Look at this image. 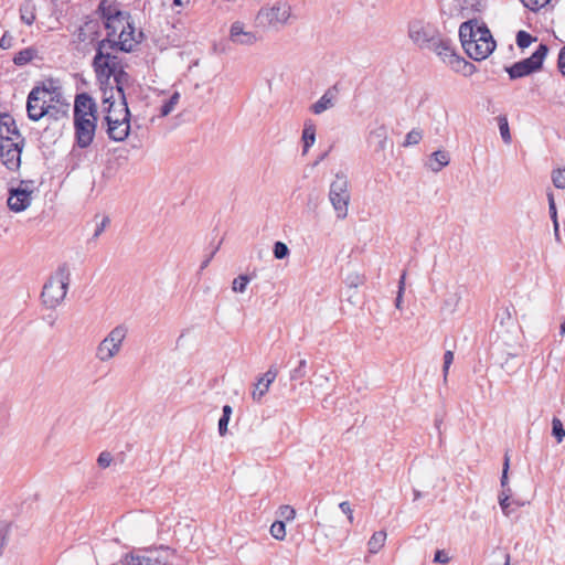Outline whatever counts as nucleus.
<instances>
[{"instance_id": "1", "label": "nucleus", "mask_w": 565, "mask_h": 565, "mask_svg": "<svg viewBox=\"0 0 565 565\" xmlns=\"http://www.w3.org/2000/svg\"><path fill=\"white\" fill-rule=\"evenodd\" d=\"M93 66L102 84L107 83L114 76L119 98H122L125 96L124 87L129 84L130 75L122 70L120 61L114 54V46L109 41L98 42Z\"/></svg>"}, {"instance_id": "2", "label": "nucleus", "mask_w": 565, "mask_h": 565, "mask_svg": "<svg viewBox=\"0 0 565 565\" xmlns=\"http://www.w3.org/2000/svg\"><path fill=\"white\" fill-rule=\"evenodd\" d=\"M68 284V268L66 265H62L43 286V290L41 294L43 303L47 308H56L64 300L67 292Z\"/></svg>"}, {"instance_id": "3", "label": "nucleus", "mask_w": 565, "mask_h": 565, "mask_svg": "<svg viewBox=\"0 0 565 565\" xmlns=\"http://www.w3.org/2000/svg\"><path fill=\"white\" fill-rule=\"evenodd\" d=\"M329 200L337 218L344 220L348 216L351 201L350 183L345 174H335V179L330 184Z\"/></svg>"}, {"instance_id": "4", "label": "nucleus", "mask_w": 565, "mask_h": 565, "mask_svg": "<svg viewBox=\"0 0 565 565\" xmlns=\"http://www.w3.org/2000/svg\"><path fill=\"white\" fill-rule=\"evenodd\" d=\"M128 333V329L124 324H119L110 330V332L98 343L95 356L100 362H108L114 359L121 350L122 342Z\"/></svg>"}, {"instance_id": "5", "label": "nucleus", "mask_w": 565, "mask_h": 565, "mask_svg": "<svg viewBox=\"0 0 565 565\" xmlns=\"http://www.w3.org/2000/svg\"><path fill=\"white\" fill-rule=\"evenodd\" d=\"M547 53V45L541 43L530 57L505 67V72L509 74L510 79L527 76L542 68L544 58L546 57Z\"/></svg>"}, {"instance_id": "6", "label": "nucleus", "mask_w": 565, "mask_h": 565, "mask_svg": "<svg viewBox=\"0 0 565 565\" xmlns=\"http://www.w3.org/2000/svg\"><path fill=\"white\" fill-rule=\"evenodd\" d=\"M173 556L169 547L149 550L142 554H128L122 559V565H168Z\"/></svg>"}, {"instance_id": "7", "label": "nucleus", "mask_w": 565, "mask_h": 565, "mask_svg": "<svg viewBox=\"0 0 565 565\" xmlns=\"http://www.w3.org/2000/svg\"><path fill=\"white\" fill-rule=\"evenodd\" d=\"M439 34V31L433 24L420 20L412 21L408 24L409 39L420 49L431 47Z\"/></svg>"}, {"instance_id": "8", "label": "nucleus", "mask_w": 565, "mask_h": 565, "mask_svg": "<svg viewBox=\"0 0 565 565\" xmlns=\"http://www.w3.org/2000/svg\"><path fill=\"white\" fill-rule=\"evenodd\" d=\"M291 15V7L287 2H277L271 8L262 9L257 20L263 25L278 26L288 22Z\"/></svg>"}, {"instance_id": "9", "label": "nucleus", "mask_w": 565, "mask_h": 565, "mask_svg": "<svg viewBox=\"0 0 565 565\" xmlns=\"http://www.w3.org/2000/svg\"><path fill=\"white\" fill-rule=\"evenodd\" d=\"M495 49V42L489 30L480 33L476 41L465 43V52L475 61L486 60Z\"/></svg>"}, {"instance_id": "10", "label": "nucleus", "mask_w": 565, "mask_h": 565, "mask_svg": "<svg viewBox=\"0 0 565 565\" xmlns=\"http://www.w3.org/2000/svg\"><path fill=\"white\" fill-rule=\"evenodd\" d=\"M102 17L105 20V26L108 35H116L118 26L127 24L126 15L119 10L114 0H102L99 3Z\"/></svg>"}, {"instance_id": "11", "label": "nucleus", "mask_w": 565, "mask_h": 565, "mask_svg": "<svg viewBox=\"0 0 565 565\" xmlns=\"http://www.w3.org/2000/svg\"><path fill=\"white\" fill-rule=\"evenodd\" d=\"M97 127V117L74 118L75 139L79 148H87L94 140Z\"/></svg>"}, {"instance_id": "12", "label": "nucleus", "mask_w": 565, "mask_h": 565, "mask_svg": "<svg viewBox=\"0 0 565 565\" xmlns=\"http://www.w3.org/2000/svg\"><path fill=\"white\" fill-rule=\"evenodd\" d=\"M24 138L20 141H2L0 146V157L2 163L10 170L15 171L21 164V152Z\"/></svg>"}, {"instance_id": "13", "label": "nucleus", "mask_w": 565, "mask_h": 565, "mask_svg": "<svg viewBox=\"0 0 565 565\" xmlns=\"http://www.w3.org/2000/svg\"><path fill=\"white\" fill-rule=\"evenodd\" d=\"M31 184L32 181H21L19 188L10 190L8 198V206L10 210L14 212H22L30 206L32 200Z\"/></svg>"}, {"instance_id": "14", "label": "nucleus", "mask_w": 565, "mask_h": 565, "mask_svg": "<svg viewBox=\"0 0 565 565\" xmlns=\"http://www.w3.org/2000/svg\"><path fill=\"white\" fill-rule=\"evenodd\" d=\"M44 90L41 88H32L26 99V113L28 117L32 121H39L42 119L49 107V99L41 97Z\"/></svg>"}, {"instance_id": "15", "label": "nucleus", "mask_w": 565, "mask_h": 565, "mask_svg": "<svg viewBox=\"0 0 565 565\" xmlns=\"http://www.w3.org/2000/svg\"><path fill=\"white\" fill-rule=\"evenodd\" d=\"M428 50L435 52L445 63H448L452 68L459 71L461 63L460 57L456 54L452 41L444 38L441 34L437 38L434 45Z\"/></svg>"}, {"instance_id": "16", "label": "nucleus", "mask_w": 565, "mask_h": 565, "mask_svg": "<svg viewBox=\"0 0 565 565\" xmlns=\"http://www.w3.org/2000/svg\"><path fill=\"white\" fill-rule=\"evenodd\" d=\"M118 41L110 39L111 35L107 34V38L103 41H109L114 46V54L118 51L122 52H131L134 51L135 46L138 44V41L134 38V29L127 21V24H122L121 26H118Z\"/></svg>"}, {"instance_id": "17", "label": "nucleus", "mask_w": 565, "mask_h": 565, "mask_svg": "<svg viewBox=\"0 0 565 565\" xmlns=\"http://www.w3.org/2000/svg\"><path fill=\"white\" fill-rule=\"evenodd\" d=\"M111 116H105L107 122V135L114 141H124L130 131V119L120 118L111 119Z\"/></svg>"}, {"instance_id": "18", "label": "nucleus", "mask_w": 565, "mask_h": 565, "mask_svg": "<svg viewBox=\"0 0 565 565\" xmlns=\"http://www.w3.org/2000/svg\"><path fill=\"white\" fill-rule=\"evenodd\" d=\"M97 107L95 100L87 94H77L74 102V118L97 117Z\"/></svg>"}, {"instance_id": "19", "label": "nucleus", "mask_w": 565, "mask_h": 565, "mask_svg": "<svg viewBox=\"0 0 565 565\" xmlns=\"http://www.w3.org/2000/svg\"><path fill=\"white\" fill-rule=\"evenodd\" d=\"M230 39L233 43L239 45H253L258 41L257 34L252 31H246L244 24L239 21L231 25Z\"/></svg>"}, {"instance_id": "20", "label": "nucleus", "mask_w": 565, "mask_h": 565, "mask_svg": "<svg viewBox=\"0 0 565 565\" xmlns=\"http://www.w3.org/2000/svg\"><path fill=\"white\" fill-rule=\"evenodd\" d=\"M119 99L120 102L116 104L113 95H110L109 97H104L103 104L107 105L105 107V110L107 113L106 116H111V119H119L120 116L125 117L126 119H130V111L126 102V96H122V98Z\"/></svg>"}, {"instance_id": "21", "label": "nucleus", "mask_w": 565, "mask_h": 565, "mask_svg": "<svg viewBox=\"0 0 565 565\" xmlns=\"http://www.w3.org/2000/svg\"><path fill=\"white\" fill-rule=\"evenodd\" d=\"M23 138L17 127L15 120L9 114H0V139L2 141H14V138Z\"/></svg>"}, {"instance_id": "22", "label": "nucleus", "mask_w": 565, "mask_h": 565, "mask_svg": "<svg viewBox=\"0 0 565 565\" xmlns=\"http://www.w3.org/2000/svg\"><path fill=\"white\" fill-rule=\"evenodd\" d=\"M484 30H488V28L484 24L479 25L476 20L463 22L459 28V38L462 47L465 49V43L468 44V41L477 42V38H479L480 33Z\"/></svg>"}, {"instance_id": "23", "label": "nucleus", "mask_w": 565, "mask_h": 565, "mask_svg": "<svg viewBox=\"0 0 565 565\" xmlns=\"http://www.w3.org/2000/svg\"><path fill=\"white\" fill-rule=\"evenodd\" d=\"M337 95V86L330 87L315 104L311 105L310 110L316 115H320L323 111L332 108L334 106Z\"/></svg>"}, {"instance_id": "24", "label": "nucleus", "mask_w": 565, "mask_h": 565, "mask_svg": "<svg viewBox=\"0 0 565 565\" xmlns=\"http://www.w3.org/2000/svg\"><path fill=\"white\" fill-rule=\"evenodd\" d=\"M387 129L385 125H380L372 129L369 134L367 141L371 145H374L375 151H384L387 146Z\"/></svg>"}, {"instance_id": "25", "label": "nucleus", "mask_w": 565, "mask_h": 565, "mask_svg": "<svg viewBox=\"0 0 565 565\" xmlns=\"http://www.w3.org/2000/svg\"><path fill=\"white\" fill-rule=\"evenodd\" d=\"M278 371L275 366H270L257 381V386L264 385V390L253 394L254 401H260L262 397L268 392L270 384L276 380Z\"/></svg>"}, {"instance_id": "26", "label": "nucleus", "mask_w": 565, "mask_h": 565, "mask_svg": "<svg viewBox=\"0 0 565 565\" xmlns=\"http://www.w3.org/2000/svg\"><path fill=\"white\" fill-rule=\"evenodd\" d=\"M70 113V104L64 102L63 98L58 103H49L47 113L45 116L58 121L63 118H67Z\"/></svg>"}, {"instance_id": "27", "label": "nucleus", "mask_w": 565, "mask_h": 565, "mask_svg": "<svg viewBox=\"0 0 565 565\" xmlns=\"http://www.w3.org/2000/svg\"><path fill=\"white\" fill-rule=\"evenodd\" d=\"M33 88H42L44 92L41 94V97L43 98H46V96L50 95V103H58L60 99L63 98L61 88L56 86L53 79L42 82L40 85H35Z\"/></svg>"}, {"instance_id": "28", "label": "nucleus", "mask_w": 565, "mask_h": 565, "mask_svg": "<svg viewBox=\"0 0 565 565\" xmlns=\"http://www.w3.org/2000/svg\"><path fill=\"white\" fill-rule=\"evenodd\" d=\"M449 154L447 151L444 150H437L431 153L428 162V167L431 171L438 172L444 167L449 164Z\"/></svg>"}, {"instance_id": "29", "label": "nucleus", "mask_w": 565, "mask_h": 565, "mask_svg": "<svg viewBox=\"0 0 565 565\" xmlns=\"http://www.w3.org/2000/svg\"><path fill=\"white\" fill-rule=\"evenodd\" d=\"M302 141H303V153H307L309 148L316 141V126L311 120L305 121L303 130H302Z\"/></svg>"}, {"instance_id": "30", "label": "nucleus", "mask_w": 565, "mask_h": 565, "mask_svg": "<svg viewBox=\"0 0 565 565\" xmlns=\"http://www.w3.org/2000/svg\"><path fill=\"white\" fill-rule=\"evenodd\" d=\"M386 541V532L377 531L373 533L371 539L367 542V548L370 554H376L385 544Z\"/></svg>"}, {"instance_id": "31", "label": "nucleus", "mask_w": 565, "mask_h": 565, "mask_svg": "<svg viewBox=\"0 0 565 565\" xmlns=\"http://www.w3.org/2000/svg\"><path fill=\"white\" fill-rule=\"evenodd\" d=\"M38 54V51L34 47H26L19 51L14 57L13 63L17 66H24L30 63Z\"/></svg>"}, {"instance_id": "32", "label": "nucleus", "mask_w": 565, "mask_h": 565, "mask_svg": "<svg viewBox=\"0 0 565 565\" xmlns=\"http://www.w3.org/2000/svg\"><path fill=\"white\" fill-rule=\"evenodd\" d=\"M180 93L179 92H174L168 100H166L163 103V105L161 106L160 108V115L162 117H166L168 116L169 114H171L174 109H175V106L178 105L179 100H180Z\"/></svg>"}, {"instance_id": "33", "label": "nucleus", "mask_w": 565, "mask_h": 565, "mask_svg": "<svg viewBox=\"0 0 565 565\" xmlns=\"http://www.w3.org/2000/svg\"><path fill=\"white\" fill-rule=\"evenodd\" d=\"M232 407L230 405H224L222 408V416L218 419V434L220 436H225L227 434V425L232 415Z\"/></svg>"}, {"instance_id": "34", "label": "nucleus", "mask_w": 565, "mask_h": 565, "mask_svg": "<svg viewBox=\"0 0 565 565\" xmlns=\"http://www.w3.org/2000/svg\"><path fill=\"white\" fill-rule=\"evenodd\" d=\"M498 126L500 130V135L504 143H510L512 140L509 121L507 115H500L498 118Z\"/></svg>"}, {"instance_id": "35", "label": "nucleus", "mask_w": 565, "mask_h": 565, "mask_svg": "<svg viewBox=\"0 0 565 565\" xmlns=\"http://www.w3.org/2000/svg\"><path fill=\"white\" fill-rule=\"evenodd\" d=\"M20 18L23 23L31 25L36 19L35 12H34V7L31 3H25V4L21 6Z\"/></svg>"}, {"instance_id": "36", "label": "nucleus", "mask_w": 565, "mask_h": 565, "mask_svg": "<svg viewBox=\"0 0 565 565\" xmlns=\"http://www.w3.org/2000/svg\"><path fill=\"white\" fill-rule=\"evenodd\" d=\"M270 534L276 540L282 541L286 537V524L282 521H275L270 526Z\"/></svg>"}, {"instance_id": "37", "label": "nucleus", "mask_w": 565, "mask_h": 565, "mask_svg": "<svg viewBox=\"0 0 565 565\" xmlns=\"http://www.w3.org/2000/svg\"><path fill=\"white\" fill-rule=\"evenodd\" d=\"M250 278L247 275H239L233 280L232 289L234 292H244Z\"/></svg>"}, {"instance_id": "38", "label": "nucleus", "mask_w": 565, "mask_h": 565, "mask_svg": "<svg viewBox=\"0 0 565 565\" xmlns=\"http://www.w3.org/2000/svg\"><path fill=\"white\" fill-rule=\"evenodd\" d=\"M552 434L556 438L557 443H561L565 437V429L561 419L554 417L552 420Z\"/></svg>"}, {"instance_id": "39", "label": "nucleus", "mask_w": 565, "mask_h": 565, "mask_svg": "<svg viewBox=\"0 0 565 565\" xmlns=\"http://www.w3.org/2000/svg\"><path fill=\"white\" fill-rule=\"evenodd\" d=\"M423 138V132L419 129H412L405 137L404 147L414 146L419 143Z\"/></svg>"}, {"instance_id": "40", "label": "nucleus", "mask_w": 565, "mask_h": 565, "mask_svg": "<svg viewBox=\"0 0 565 565\" xmlns=\"http://www.w3.org/2000/svg\"><path fill=\"white\" fill-rule=\"evenodd\" d=\"M273 253L276 259H284L289 256L290 250L284 242H276L274 244Z\"/></svg>"}, {"instance_id": "41", "label": "nucleus", "mask_w": 565, "mask_h": 565, "mask_svg": "<svg viewBox=\"0 0 565 565\" xmlns=\"http://www.w3.org/2000/svg\"><path fill=\"white\" fill-rule=\"evenodd\" d=\"M536 39L533 38L530 33L526 31H519L516 34V44L520 49H525L531 45L533 41Z\"/></svg>"}, {"instance_id": "42", "label": "nucleus", "mask_w": 565, "mask_h": 565, "mask_svg": "<svg viewBox=\"0 0 565 565\" xmlns=\"http://www.w3.org/2000/svg\"><path fill=\"white\" fill-rule=\"evenodd\" d=\"M306 367L307 361L305 359L300 360L298 366L290 371V380L296 381L305 377L307 374Z\"/></svg>"}, {"instance_id": "43", "label": "nucleus", "mask_w": 565, "mask_h": 565, "mask_svg": "<svg viewBox=\"0 0 565 565\" xmlns=\"http://www.w3.org/2000/svg\"><path fill=\"white\" fill-rule=\"evenodd\" d=\"M552 181L557 189H565V168L554 170Z\"/></svg>"}, {"instance_id": "44", "label": "nucleus", "mask_w": 565, "mask_h": 565, "mask_svg": "<svg viewBox=\"0 0 565 565\" xmlns=\"http://www.w3.org/2000/svg\"><path fill=\"white\" fill-rule=\"evenodd\" d=\"M521 2L531 11L536 12L547 6L551 0H521Z\"/></svg>"}, {"instance_id": "45", "label": "nucleus", "mask_w": 565, "mask_h": 565, "mask_svg": "<svg viewBox=\"0 0 565 565\" xmlns=\"http://www.w3.org/2000/svg\"><path fill=\"white\" fill-rule=\"evenodd\" d=\"M497 562H492L490 565H510V555L503 550H498L493 553Z\"/></svg>"}, {"instance_id": "46", "label": "nucleus", "mask_w": 565, "mask_h": 565, "mask_svg": "<svg viewBox=\"0 0 565 565\" xmlns=\"http://www.w3.org/2000/svg\"><path fill=\"white\" fill-rule=\"evenodd\" d=\"M364 281V277L359 275L358 273L349 274L345 278V284L350 288H358Z\"/></svg>"}, {"instance_id": "47", "label": "nucleus", "mask_w": 565, "mask_h": 565, "mask_svg": "<svg viewBox=\"0 0 565 565\" xmlns=\"http://www.w3.org/2000/svg\"><path fill=\"white\" fill-rule=\"evenodd\" d=\"M452 362H454V352L448 350L444 354L443 373H444V381L445 382L447 381L448 371H449V367H450Z\"/></svg>"}, {"instance_id": "48", "label": "nucleus", "mask_w": 565, "mask_h": 565, "mask_svg": "<svg viewBox=\"0 0 565 565\" xmlns=\"http://www.w3.org/2000/svg\"><path fill=\"white\" fill-rule=\"evenodd\" d=\"M405 276H406V274L403 273L401 276L399 282H398V292H397V297L395 299V306L398 309L401 308V305L403 301V292H404V288H405Z\"/></svg>"}, {"instance_id": "49", "label": "nucleus", "mask_w": 565, "mask_h": 565, "mask_svg": "<svg viewBox=\"0 0 565 565\" xmlns=\"http://www.w3.org/2000/svg\"><path fill=\"white\" fill-rule=\"evenodd\" d=\"M8 535H9V526L1 525L0 526V556L2 555L3 548L7 544Z\"/></svg>"}, {"instance_id": "50", "label": "nucleus", "mask_w": 565, "mask_h": 565, "mask_svg": "<svg viewBox=\"0 0 565 565\" xmlns=\"http://www.w3.org/2000/svg\"><path fill=\"white\" fill-rule=\"evenodd\" d=\"M12 43L13 36L10 34V32L6 31L0 39V47L2 50H8L12 46Z\"/></svg>"}, {"instance_id": "51", "label": "nucleus", "mask_w": 565, "mask_h": 565, "mask_svg": "<svg viewBox=\"0 0 565 565\" xmlns=\"http://www.w3.org/2000/svg\"><path fill=\"white\" fill-rule=\"evenodd\" d=\"M111 460H113L111 455L109 452L104 451V452L99 454L97 462H98L99 467L107 468L110 465Z\"/></svg>"}, {"instance_id": "52", "label": "nucleus", "mask_w": 565, "mask_h": 565, "mask_svg": "<svg viewBox=\"0 0 565 565\" xmlns=\"http://www.w3.org/2000/svg\"><path fill=\"white\" fill-rule=\"evenodd\" d=\"M109 224V218L105 216L99 224H97L95 232L93 234V239L99 237V235L105 231L106 226Z\"/></svg>"}, {"instance_id": "53", "label": "nucleus", "mask_w": 565, "mask_h": 565, "mask_svg": "<svg viewBox=\"0 0 565 565\" xmlns=\"http://www.w3.org/2000/svg\"><path fill=\"white\" fill-rule=\"evenodd\" d=\"M340 510L348 515L350 523L353 522V512L348 501H343L339 504Z\"/></svg>"}, {"instance_id": "54", "label": "nucleus", "mask_w": 565, "mask_h": 565, "mask_svg": "<svg viewBox=\"0 0 565 565\" xmlns=\"http://www.w3.org/2000/svg\"><path fill=\"white\" fill-rule=\"evenodd\" d=\"M508 470H509V457L505 456L503 463V471L501 477V486L505 488L508 486Z\"/></svg>"}, {"instance_id": "55", "label": "nucleus", "mask_w": 565, "mask_h": 565, "mask_svg": "<svg viewBox=\"0 0 565 565\" xmlns=\"http://www.w3.org/2000/svg\"><path fill=\"white\" fill-rule=\"evenodd\" d=\"M281 510V515L286 519V520H292L296 515V511L294 508L289 507V505H284L280 508Z\"/></svg>"}, {"instance_id": "56", "label": "nucleus", "mask_w": 565, "mask_h": 565, "mask_svg": "<svg viewBox=\"0 0 565 565\" xmlns=\"http://www.w3.org/2000/svg\"><path fill=\"white\" fill-rule=\"evenodd\" d=\"M434 562L440 564H447L449 562V557L445 551L438 550L435 553Z\"/></svg>"}, {"instance_id": "57", "label": "nucleus", "mask_w": 565, "mask_h": 565, "mask_svg": "<svg viewBox=\"0 0 565 565\" xmlns=\"http://www.w3.org/2000/svg\"><path fill=\"white\" fill-rule=\"evenodd\" d=\"M557 66L562 75L565 76V46L559 51Z\"/></svg>"}, {"instance_id": "58", "label": "nucleus", "mask_w": 565, "mask_h": 565, "mask_svg": "<svg viewBox=\"0 0 565 565\" xmlns=\"http://www.w3.org/2000/svg\"><path fill=\"white\" fill-rule=\"evenodd\" d=\"M516 356V353H508V358L501 362V366L505 370H515V365L511 364L509 359L514 360Z\"/></svg>"}, {"instance_id": "59", "label": "nucleus", "mask_w": 565, "mask_h": 565, "mask_svg": "<svg viewBox=\"0 0 565 565\" xmlns=\"http://www.w3.org/2000/svg\"><path fill=\"white\" fill-rule=\"evenodd\" d=\"M460 61H461L460 65L461 64L463 65V73H465L466 76L471 75V74L475 73L476 66L473 64L467 62L463 58H460Z\"/></svg>"}, {"instance_id": "60", "label": "nucleus", "mask_w": 565, "mask_h": 565, "mask_svg": "<svg viewBox=\"0 0 565 565\" xmlns=\"http://www.w3.org/2000/svg\"><path fill=\"white\" fill-rule=\"evenodd\" d=\"M509 500H510V495L499 497L500 507L505 515H509V513H510L508 510L509 505H510Z\"/></svg>"}, {"instance_id": "61", "label": "nucleus", "mask_w": 565, "mask_h": 565, "mask_svg": "<svg viewBox=\"0 0 565 565\" xmlns=\"http://www.w3.org/2000/svg\"><path fill=\"white\" fill-rule=\"evenodd\" d=\"M217 248H218V247H216V248H215V249L210 254V256H209L206 259H204V260L202 262V264H201V266H200V270H203V269H205V268L209 266V264H210L211 259L214 257V255H215V253H216Z\"/></svg>"}, {"instance_id": "62", "label": "nucleus", "mask_w": 565, "mask_h": 565, "mask_svg": "<svg viewBox=\"0 0 565 565\" xmlns=\"http://www.w3.org/2000/svg\"><path fill=\"white\" fill-rule=\"evenodd\" d=\"M548 212H550V215H551V218H552L553 223H555V221H557L556 206H548Z\"/></svg>"}, {"instance_id": "63", "label": "nucleus", "mask_w": 565, "mask_h": 565, "mask_svg": "<svg viewBox=\"0 0 565 565\" xmlns=\"http://www.w3.org/2000/svg\"><path fill=\"white\" fill-rule=\"evenodd\" d=\"M554 225V234H555V238L559 242L561 241V237H559V225H558V221H555V223H553Z\"/></svg>"}, {"instance_id": "64", "label": "nucleus", "mask_w": 565, "mask_h": 565, "mask_svg": "<svg viewBox=\"0 0 565 565\" xmlns=\"http://www.w3.org/2000/svg\"><path fill=\"white\" fill-rule=\"evenodd\" d=\"M559 333L563 335L565 333V321L559 327Z\"/></svg>"}]
</instances>
